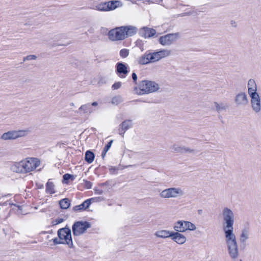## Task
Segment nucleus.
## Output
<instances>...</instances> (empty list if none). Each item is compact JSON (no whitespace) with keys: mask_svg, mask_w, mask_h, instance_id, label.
Instances as JSON below:
<instances>
[{"mask_svg":"<svg viewBox=\"0 0 261 261\" xmlns=\"http://www.w3.org/2000/svg\"><path fill=\"white\" fill-rule=\"evenodd\" d=\"M257 87L255 81L250 79L247 83V92L250 98V106L253 112L259 113L261 112V97L257 92Z\"/></svg>","mask_w":261,"mask_h":261,"instance_id":"f257e3e1","label":"nucleus"},{"mask_svg":"<svg viewBox=\"0 0 261 261\" xmlns=\"http://www.w3.org/2000/svg\"><path fill=\"white\" fill-rule=\"evenodd\" d=\"M224 237L229 256L232 259H237L239 256V251L236 237L234 232L224 233Z\"/></svg>","mask_w":261,"mask_h":261,"instance_id":"f03ea898","label":"nucleus"},{"mask_svg":"<svg viewBox=\"0 0 261 261\" xmlns=\"http://www.w3.org/2000/svg\"><path fill=\"white\" fill-rule=\"evenodd\" d=\"M58 238L53 239L54 244L67 245L69 247H73L71 230L68 228L60 229L58 231Z\"/></svg>","mask_w":261,"mask_h":261,"instance_id":"7ed1b4c3","label":"nucleus"},{"mask_svg":"<svg viewBox=\"0 0 261 261\" xmlns=\"http://www.w3.org/2000/svg\"><path fill=\"white\" fill-rule=\"evenodd\" d=\"M159 88V85L155 82L144 80L141 81L138 87L136 88L135 93L140 95L147 94L157 91Z\"/></svg>","mask_w":261,"mask_h":261,"instance_id":"20e7f679","label":"nucleus"},{"mask_svg":"<svg viewBox=\"0 0 261 261\" xmlns=\"http://www.w3.org/2000/svg\"><path fill=\"white\" fill-rule=\"evenodd\" d=\"M122 6V3L120 1L111 0L96 3L93 5V9L98 11L110 12L114 11Z\"/></svg>","mask_w":261,"mask_h":261,"instance_id":"39448f33","label":"nucleus"},{"mask_svg":"<svg viewBox=\"0 0 261 261\" xmlns=\"http://www.w3.org/2000/svg\"><path fill=\"white\" fill-rule=\"evenodd\" d=\"M222 216L225 223L224 232H233L234 219L233 211L227 207H224L222 211Z\"/></svg>","mask_w":261,"mask_h":261,"instance_id":"423d86ee","label":"nucleus"},{"mask_svg":"<svg viewBox=\"0 0 261 261\" xmlns=\"http://www.w3.org/2000/svg\"><path fill=\"white\" fill-rule=\"evenodd\" d=\"M184 195V190L179 187H171L162 190L159 194L162 199L176 198Z\"/></svg>","mask_w":261,"mask_h":261,"instance_id":"0eeeda50","label":"nucleus"},{"mask_svg":"<svg viewBox=\"0 0 261 261\" xmlns=\"http://www.w3.org/2000/svg\"><path fill=\"white\" fill-rule=\"evenodd\" d=\"M24 173H29L35 170L41 164L39 159L36 158H27L22 160Z\"/></svg>","mask_w":261,"mask_h":261,"instance_id":"6e6552de","label":"nucleus"},{"mask_svg":"<svg viewBox=\"0 0 261 261\" xmlns=\"http://www.w3.org/2000/svg\"><path fill=\"white\" fill-rule=\"evenodd\" d=\"M27 134L28 131L25 129L12 130L4 133L1 135L0 138L4 141L15 140L24 137Z\"/></svg>","mask_w":261,"mask_h":261,"instance_id":"1a4fd4ad","label":"nucleus"},{"mask_svg":"<svg viewBox=\"0 0 261 261\" xmlns=\"http://www.w3.org/2000/svg\"><path fill=\"white\" fill-rule=\"evenodd\" d=\"M179 38L180 34L178 33L168 34L161 36L159 42L163 46H169Z\"/></svg>","mask_w":261,"mask_h":261,"instance_id":"9d476101","label":"nucleus"},{"mask_svg":"<svg viewBox=\"0 0 261 261\" xmlns=\"http://www.w3.org/2000/svg\"><path fill=\"white\" fill-rule=\"evenodd\" d=\"M108 38L112 41L122 40L125 38L123 27L116 28L110 31Z\"/></svg>","mask_w":261,"mask_h":261,"instance_id":"9b49d317","label":"nucleus"},{"mask_svg":"<svg viewBox=\"0 0 261 261\" xmlns=\"http://www.w3.org/2000/svg\"><path fill=\"white\" fill-rule=\"evenodd\" d=\"M150 54L152 63H154L170 56L171 51L167 49H164L156 51L150 52Z\"/></svg>","mask_w":261,"mask_h":261,"instance_id":"f8f14e48","label":"nucleus"},{"mask_svg":"<svg viewBox=\"0 0 261 261\" xmlns=\"http://www.w3.org/2000/svg\"><path fill=\"white\" fill-rule=\"evenodd\" d=\"M90 224L87 222H77L72 226V231L75 236H80L84 233L89 228Z\"/></svg>","mask_w":261,"mask_h":261,"instance_id":"ddd939ff","label":"nucleus"},{"mask_svg":"<svg viewBox=\"0 0 261 261\" xmlns=\"http://www.w3.org/2000/svg\"><path fill=\"white\" fill-rule=\"evenodd\" d=\"M248 98L244 92H241L236 94L234 97V103L237 107H245L248 103Z\"/></svg>","mask_w":261,"mask_h":261,"instance_id":"4468645a","label":"nucleus"},{"mask_svg":"<svg viewBox=\"0 0 261 261\" xmlns=\"http://www.w3.org/2000/svg\"><path fill=\"white\" fill-rule=\"evenodd\" d=\"M174 242L178 245H184L187 242V237L182 233L173 231L171 238Z\"/></svg>","mask_w":261,"mask_h":261,"instance_id":"2eb2a0df","label":"nucleus"},{"mask_svg":"<svg viewBox=\"0 0 261 261\" xmlns=\"http://www.w3.org/2000/svg\"><path fill=\"white\" fill-rule=\"evenodd\" d=\"M140 33L141 35L144 38H149L154 37L156 34V32L153 28L144 27L140 29Z\"/></svg>","mask_w":261,"mask_h":261,"instance_id":"dca6fc26","label":"nucleus"},{"mask_svg":"<svg viewBox=\"0 0 261 261\" xmlns=\"http://www.w3.org/2000/svg\"><path fill=\"white\" fill-rule=\"evenodd\" d=\"M10 170L13 172L20 174H25L22 160L19 162L12 163L10 167Z\"/></svg>","mask_w":261,"mask_h":261,"instance_id":"f3484780","label":"nucleus"},{"mask_svg":"<svg viewBox=\"0 0 261 261\" xmlns=\"http://www.w3.org/2000/svg\"><path fill=\"white\" fill-rule=\"evenodd\" d=\"M138 64L143 65L152 63L150 52H146L137 59Z\"/></svg>","mask_w":261,"mask_h":261,"instance_id":"a211bd4d","label":"nucleus"},{"mask_svg":"<svg viewBox=\"0 0 261 261\" xmlns=\"http://www.w3.org/2000/svg\"><path fill=\"white\" fill-rule=\"evenodd\" d=\"M172 231H170L167 229H159L157 230L155 233L154 235L156 237L159 238H162V239H166L168 238H171L172 237Z\"/></svg>","mask_w":261,"mask_h":261,"instance_id":"6ab92c4d","label":"nucleus"},{"mask_svg":"<svg viewBox=\"0 0 261 261\" xmlns=\"http://www.w3.org/2000/svg\"><path fill=\"white\" fill-rule=\"evenodd\" d=\"M96 198H91L85 200L81 204L75 206L73 209L75 211L85 210L89 207L92 202H96Z\"/></svg>","mask_w":261,"mask_h":261,"instance_id":"aec40b11","label":"nucleus"},{"mask_svg":"<svg viewBox=\"0 0 261 261\" xmlns=\"http://www.w3.org/2000/svg\"><path fill=\"white\" fill-rule=\"evenodd\" d=\"M186 220H178L176 221L173 225V229L175 232H185Z\"/></svg>","mask_w":261,"mask_h":261,"instance_id":"412c9836","label":"nucleus"},{"mask_svg":"<svg viewBox=\"0 0 261 261\" xmlns=\"http://www.w3.org/2000/svg\"><path fill=\"white\" fill-rule=\"evenodd\" d=\"M122 27L124 33L125 38L134 35L137 32V28L134 26L128 25Z\"/></svg>","mask_w":261,"mask_h":261,"instance_id":"4be33fe9","label":"nucleus"},{"mask_svg":"<svg viewBox=\"0 0 261 261\" xmlns=\"http://www.w3.org/2000/svg\"><path fill=\"white\" fill-rule=\"evenodd\" d=\"M171 149L173 151L177 153L192 152L193 151L190 148L185 147L177 144H173L171 146Z\"/></svg>","mask_w":261,"mask_h":261,"instance_id":"5701e85b","label":"nucleus"},{"mask_svg":"<svg viewBox=\"0 0 261 261\" xmlns=\"http://www.w3.org/2000/svg\"><path fill=\"white\" fill-rule=\"evenodd\" d=\"M133 126L132 121L130 120H126L124 121L120 125V130L123 134Z\"/></svg>","mask_w":261,"mask_h":261,"instance_id":"b1692460","label":"nucleus"},{"mask_svg":"<svg viewBox=\"0 0 261 261\" xmlns=\"http://www.w3.org/2000/svg\"><path fill=\"white\" fill-rule=\"evenodd\" d=\"M53 46H60L65 45L63 41L62 40V36L57 35L54 38Z\"/></svg>","mask_w":261,"mask_h":261,"instance_id":"393cba45","label":"nucleus"},{"mask_svg":"<svg viewBox=\"0 0 261 261\" xmlns=\"http://www.w3.org/2000/svg\"><path fill=\"white\" fill-rule=\"evenodd\" d=\"M117 71L119 74L125 75L127 73L126 66L122 63H118L117 65Z\"/></svg>","mask_w":261,"mask_h":261,"instance_id":"a878e982","label":"nucleus"},{"mask_svg":"<svg viewBox=\"0 0 261 261\" xmlns=\"http://www.w3.org/2000/svg\"><path fill=\"white\" fill-rule=\"evenodd\" d=\"M185 225L186 226V232L187 231H193L197 229L196 225L190 221H186Z\"/></svg>","mask_w":261,"mask_h":261,"instance_id":"bb28decb","label":"nucleus"},{"mask_svg":"<svg viewBox=\"0 0 261 261\" xmlns=\"http://www.w3.org/2000/svg\"><path fill=\"white\" fill-rule=\"evenodd\" d=\"M85 159L86 162L90 164L92 163L94 159V154L92 151H87L85 153Z\"/></svg>","mask_w":261,"mask_h":261,"instance_id":"cd10ccee","label":"nucleus"},{"mask_svg":"<svg viewBox=\"0 0 261 261\" xmlns=\"http://www.w3.org/2000/svg\"><path fill=\"white\" fill-rule=\"evenodd\" d=\"M55 185L51 181H48L46 184V191L50 194H54L55 193Z\"/></svg>","mask_w":261,"mask_h":261,"instance_id":"c85d7f7f","label":"nucleus"},{"mask_svg":"<svg viewBox=\"0 0 261 261\" xmlns=\"http://www.w3.org/2000/svg\"><path fill=\"white\" fill-rule=\"evenodd\" d=\"M70 204V201L67 198L63 199L60 201V205L62 208L67 209L69 207Z\"/></svg>","mask_w":261,"mask_h":261,"instance_id":"c756f323","label":"nucleus"},{"mask_svg":"<svg viewBox=\"0 0 261 261\" xmlns=\"http://www.w3.org/2000/svg\"><path fill=\"white\" fill-rule=\"evenodd\" d=\"M122 102V98L119 96H114L111 99V103L114 105H118Z\"/></svg>","mask_w":261,"mask_h":261,"instance_id":"7c9ffc66","label":"nucleus"},{"mask_svg":"<svg viewBox=\"0 0 261 261\" xmlns=\"http://www.w3.org/2000/svg\"><path fill=\"white\" fill-rule=\"evenodd\" d=\"M249 233L247 230H243L240 235V241L242 242H245L248 239Z\"/></svg>","mask_w":261,"mask_h":261,"instance_id":"2f4dec72","label":"nucleus"},{"mask_svg":"<svg viewBox=\"0 0 261 261\" xmlns=\"http://www.w3.org/2000/svg\"><path fill=\"white\" fill-rule=\"evenodd\" d=\"M129 50L126 48L122 49L120 51V55L122 58H126L129 55Z\"/></svg>","mask_w":261,"mask_h":261,"instance_id":"473e14b6","label":"nucleus"},{"mask_svg":"<svg viewBox=\"0 0 261 261\" xmlns=\"http://www.w3.org/2000/svg\"><path fill=\"white\" fill-rule=\"evenodd\" d=\"M112 142H113V141L111 140L105 146V148H104V149L103 150V152L102 153V158H103L105 156L106 154L107 153V152H108V151L109 150V149L111 147V146L112 145Z\"/></svg>","mask_w":261,"mask_h":261,"instance_id":"72a5a7b5","label":"nucleus"},{"mask_svg":"<svg viewBox=\"0 0 261 261\" xmlns=\"http://www.w3.org/2000/svg\"><path fill=\"white\" fill-rule=\"evenodd\" d=\"M89 110V106L88 105H83L79 108V111L84 113H87Z\"/></svg>","mask_w":261,"mask_h":261,"instance_id":"f704fd0d","label":"nucleus"},{"mask_svg":"<svg viewBox=\"0 0 261 261\" xmlns=\"http://www.w3.org/2000/svg\"><path fill=\"white\" fill-rule=\"evenodd\" d=\"M122 86V83L120 82H115L112 86V89L113 90H115L119 89Z\"/></svg>","mask_w":261,"mask_h":261,"instance_id":"c9c22d12","label":"nucleus"},{"mask_svg":"<svg viewBox=\"0 0 261 261\" xmlns=\"http://www.w3.org/2000/svg\"><path fill=\"white\" fill-rule=\"evenodd\" d=\"M63 222V219L61 218H58L54 220L53 221L52 224L54 225H58L60 223H61Z\"/></svg>","mask_w":261,"mask_h":261,"instance_id":"e433bc0d","label":"nucleus"},{"mask_svg":"<svg viewBox=\"0 0 261 261\" xmlns=\"http://www.w3.org/2000/svg\"><path fill=\"white\" fill-rule=\"evenodd\" d=\"M71 178L72 179H74L73 176L69 174H66L63 176V180L64 181L67 180Z\"/></svg>","mask_w":261,"mask_h":261,"instance_id":"4c0bfd02","label":"nucleus"},{"mask_svg":"<svg viewBox=\"0 0 261 261\" xmlns=\"http://www.w3.org/2000/svg\"><path fill=\"white\" fill-rule=\"evenodd\" d=\"M214 105L218 111H220L222 109V105L218 102H215Z\"/></svg>","mask_w":261,"mask_h":261,"instance_id":"58836bf2","label":"nucleus"},{"mask_svg":"<svg viewBox=\"0 0 261 261\" xmlns=\"http://www.w3.org/2000/svg\"><path fill=\"white\" fill-rule=\"evenodd\" d=\"M85 187L87 189H90L92 187V184L88 181H85Z\"/></svg>","mask_w":261,"mask_h":261,"instance_id":"ea45409f","label":"nucleus"},{"mask_svg":"<svg viewBox=\"0 0 261 261\" xmlns=\"http://www.w3.org/2000/svg\"><path fill=\"white\" fill-rule=\"evenodd\" d=\"M27 59L30 60H35L37 59V56L34 55H30L27 57Z\"/></svg>","mask_w":261,"mask_h":261,"instance_id":"a19ab883","label":"nucleus"},{"mask_svg":"<svg viewBox=\"0 0 261 261\" xmlns=\"http://www.w3.org/2000/svg\"><path fill=\"white\" fill-rule=\"evenodd\" d=\"M163 1L164 0H158L156 2H153V1H148V2L150 4H154V3L161 4V3H162L163 2Z\"/></svg>","mask_w":261,"mask_h":261,"instance_id":"79ce46f5","label":"nucleus"},{"mask_svg":"<svg viewBox=\"0 0 261 261\" xmlns=\"http://www.w3.org/2000/svg\"><path fill=\"white\" fill-rule=\"evenodd\" d=\"M230 24L231 26L233 27H236L237 26V23L235 21H231Z\"/></svg>","mask_w":261,"mask_h":261,"instance_id":"37998d69","label":"nucleus"},{"mask_svg":"<svg viewBox=\"0 0 261 261\" xmlns=\"http://www.w3.org/2000/svg\"><path fill=\"white\" fill-rule=\"evenodd\" d=\"M132 78L134 81H136L137 80V76L136 73H133L132 74Z\"/></svg>","mask_w":261,"mask_h":261,"instance_id":"c03bdc74","label":"nucleus"},{"mask_svg":"<svg viewBox=\"0 0 261 261\" xmlns=\"http://www.w3.org/2000/svg\"><path fill=\"white\" fill-rule=\"evenodd\" d=\"M98 102H96V101H94V102H93L92 103H91V105L93 107H97L98 106Z\"/></svg>","mask_w":261,"mask_h":261,"instance_id":"a18cd8bd","label":"nucleus"},{"mask_svg":"<svg viewBox=\"0 0 261 261\" xmlns=\"http://www.w3.org/2000/svg\"><path fill=\"white\" fill-rule=\"evenodd\" d=\"M100 82H101V81H99V82H98V84H99L100 83Z\"/></svg>","mask_w":261,"mask_h":261,"instance_id":"49530a36","label":"nucleus"}]
</instances>
